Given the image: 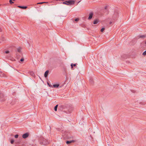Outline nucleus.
<instances>
[{
	"label": "nucleus",
	"mask_w": 146,
	"mask_h": 146,
	"mask_svg": "<svg viewBox=\"0 0 146 146\" xmlns=\"http://www.w3.org/2000/svg\"><path fill=\"white\" fill-rule=\"evenodd\" d=\"M56 1H64V0H56Z\"/></svg>",
	"instance_id": "33"
},
{
	"label": "nucleus",
	"mask_w": 146,
	"mask_h": 146,
	"mask_svg": "<svg viewBox=\"0 0 146 146\" xmlns=\"http://www.w3.org/2000/svg\"><path fill=\"white\" fill-rule=\"evenodd\" d=\"M59 84H55L53 85V86L54 88H58L59 86Z\"/></svg>",
	"instance_id": "15"
},
{
	"label": "nucleus",
	"mask_w": 146,
	"mask_h": 146,
	"mask_svg": "<svg viewBox=\"0 0 146 146\" xmlns=\"http://www.w3.org/2000/svg\"><path fill=\"white\" fill-rule=\"evenodd\" d=\"M24 61V59L23 58H22L20 60V61L21 62H23Z\"/></svg>",
	"instance_id": "29"
},
{
	"label": "nucleus",
	"mask_w": 146,
	"mask_h": 146,
	"mask_svg": "<svg viewBox=\"0 0 146 146\" xmlns=\"http://www.w3.org/2000/svg\"><path fill=\"white\" fill-rule=\"evenodd\" d=\"M9 51H5V53L6 54H8V53H9Z\"/></svg>",
	"instance_id": "30"
},
{
	"label": "nucleus",
	"mask_w": 146,
	"mask_h": 146,
	"mask_svg": "<svg viewBox=\"0 0 146 146\" xmlns=\"http://www.w3.org/2000/svg\"><path fill=\"white\" fill-rule=\"evenodd\" d=\"M99 21V20L97 19H96L94 21L93 23L94 24H97Z\"/></svg>",
	"instance_id": "10"
},
{
	"label": "nucleus",
	"mask_w": 146,
	"mask_h": 146,
	"mask_svg": "<svg viewBox=\"0 0 146 146\" xmlns=\"http://www.w3.org/2000/svg\"><path fill=\"white\" fill-rule=\"evenodd\" d=\"M17 51L19 52H21V48L20 47H19L17 49Z\"/></svg>",
	"instance_id": "19"
},
{
	"label": "nucleus",
	"mask_w": 146,
	"mask_h": 146,
	"mask_svg": "<svg viewBox=\"0 0 146 146\" xmlns=\"http://www.w3.org/2000/svg\"><path fill=\"white\" fill-rule=\"evenodd\" d=\"M48 3V2H39V3H37V4H42L43 3Z\"/></svg>",
	"instance_id": "17"
},
{
	"label": "nucleus",
	"mask_w": 146,
	"mask_h": 146,
	"mask_svg": "<svg viewBox=\"0 0 146 146\" xmlns=\"http://www.w3.org/2000/svg\"><path fill=\"white\" fill-rule=\"evenodd\" d=\"M39 142L40 144L44 145H47L48 143L47 140L43 137L40 138Z\"/></svg>",
	"instance_id": "2"
},
{
	"label": "nucleus",
	"mask_w": 146,
	"mask_h": 146,
	"mask_svg": "<svg viewBox=\"0 0 146 146\" xmlns=\"http://www.w3.org/2000/svg\"><path fill=\"white\" fill-rule=\"evenodd\" d=\"M29 136V133H25L24 134L22 135V137L24 138L25 139L27 137Z\"/></svg>",
	"instance_id": "5"
},
{
	"label": "nucleus",
	"mask_w": 146,
	"mask_h": 146,
	"mask_svg": "<svg viewBox=\"0 0 146 146\" xmlns=\"http://www.w3.org/2000/svg\"><path fill=\"white\" fill-rule=\"evenodd\" d=\"M1 98V101L2 102H3L4 101H5V99L4 98H1V96H0Z\"/></svg>",
	"instance_id": "16"
},
{
	"label": "nucleus",
	"mask_w": 146,
	"mask_h": 146,
	"mask_svg": "<svg viewBox=\"0 0 146 146\" xmlns=\"http://www.w3.org/2000/svg\"><path fill=\"white\" fill-rule=\"evenodd\" d=\"M145 35H141L140 36H139V38H145Z\"/></svg>",
	"instance_id": "23"
},
{
	"label": "nucleus",
	"mask_w": 146,
	"mask_h": 146,
	"mask_svg": "<svg viewBox=\"0 0 146 146\" xmlns=\"http://www.w3.org/2000/svg\"><path fill=\"white\" fill-rule=\"evenodd\" d=\"M32 146H36L35 145H33Z\"/></svg>",
	"instance_id": "35"
},
{
	"label": "nucleus",
	"mask_w": 146,
	"mask_h": 146,
	"mask_svg": "<svg viewBox=\"0 0 146 146\" xmlns=\"http://www.w3.org/2000/svg\"><path fill=\"white\" fill-rule=\"evenodd\" d=\"M17 7L20 8H21L23 9H26L27 8V6H18Z\"/></svg>",
	"instance_id": "7"
},
{
	"label": "nucleus",
	"mask_w": 146,
	"mask_h": 146,
	"mask_svg": "<svg viewBox=\"0 0 146 146\" xmlns=\"http://www.w3.org/2000/svg\"><path fill=\"white\" fill-rule=\"evenodd\" d=\"M67 3H68L67 5H73L75 3V1L74 0H69V1H67Z\"/></svg>",
	"instance_id": "3"
},
{
	"label": "nucleus",
	"mask_w": 146,
	"mask_h": 146,
	"mask_svg": "<svg viewBox=\"0 0 146 146\" xmlns=\"http://www.w3.org/2000/svg\"><path fill=\"white\" fill-rule=\"evenodd\" d=\"M104 30L105 28H103L101 29V31L102 32H103L104 31Z\"/></svg>",
	"instance_id": "25"
},
{
	"label": "nucleus",
	"mask_w": 146,
	"mask_h": 146,
	"mask_svg": "<svg viewBox=\"0 0 146 146\" xmlns=\"http://www.w3.org/2000/svg\"><path fill=\"white\" fill-rule=\"evenodd\" d=\"M112 15L111 20H113L112 22L110 21V24L112 22H113L116 19L118 15V13L117 11H115L114 13H112L111 14Z\"/></svg>",
	"instance_id": "1"
},
{
	"label": "nucleus",
	"mask_w": 146,
	"mask_h": 146,
	"mask_svg": "<svg viewBox=\"0 0 146 146\" xmlns=\"http://www.w3.org/2000/svg\"><path fill=\"white\" fill-rule=\"evenodd\" d=\"M60 108L62 110H63L65 109L66 106L64 105H62L60 106Z\"/></svg>",
	"instance_id": "13"
},
{
	"label": "nucleus",
	"mask_w": 146,
	"mask_h": 146,
	"mask_svg": "<svg viewBox=\"0 0 146 146\" xmlns=\"http://www.w3.org/2000/svg\"><path fill=\"white\" fill-rule=\"evenodd\" d=\"M29 74L33 77H35V75L34 72L33 71L29 72Z\"/></svg>",
	"instance_id": "9"
},
{
	"label": "nucleus",
	"mask_w": 146,
	"mask_h": 146,
	"mask_svg": "<svg viewBox=\"0 0 146 146\" xmlns=\"http://www.w3.org/2000/svg\"><path fill=\"white\" fill-rule=\"evenodd\" d=\"M77 64H71V68L72 69L73 68V66H75L76 65H77Z\"/></svg>",
	"instance_id": "14"
},
{
	"label": "nucleus",
	"mask_w": 146,
	"mask_h": 146,
	"mask_svg": "<svg viewBox=\"0 0 146 146\" xmlns=\"http://www.w3.org/2000/svg\"><path fill=\"white\" fill-rule=\"evenodd\" d=\"M73 108L71 106H69L68 107V111H67L66 110H64V111H65L67 113H70L73 110Z\"/></svg>",
	"instance_id": "4"
},
{
	"label": "nucleus",
	"mask_w": 146,
	"mask_h": 146,
	"mask_svg": "<svg viewBox=\"0 0 146 146\" xmlns=\"http://www.w3.org/2000/svg\"><path fill=\"white\" fill-rule=\"evenodd\" d=\"M62 4H63L66 5H68L67 4L68 3H67V1H65L64 2H63L62 3Z\"/></svg>",
	"instance_id": "20"
},
{
	"label": "nucleus",
	"mask_w": 146,
	"mask_h": 146,
	"mask_svg": "<svg viewBox=\"0 0 146 146\" xmlns=\"http://www.w3.org/2000/svg\"><path fill=\"white\" fill-rule=\"evenodd\" d=\"M94 13L93 12H90L89 14V17L88 18V19L89 20L91 19Z\"/></svg>",
	"instance_id": "6"
},
{
	"label": "nucleus",
	"mask_w": 146,
	"mask_h": 146,
	"mask_svg": "<svg viewBox=\"0 0 146 146\" xmlns=\"http://www.w3.org/2000/svg\"><path fill=\"white\" fill-rule=\"evenodd\" d=\"M74 140L70 141H67L66 142V143L67 144H70L74 142Z\"/></svg>",
	"instance_id": "12"
},
{
	"label": "nucleus",
	"mask_w": 146,
	"mask_h": 146,
	"mask_svg": "<svg viewBox=\"0 0 146 146\" xmlns=\"http://www.w3.org/2000/svg\"><path fill=\"white\" fill-rule=\"evenodd\" d=\"M90 83L92 84H93L94 82L93 80L92 79H90Z\"/></svg>",
	"instance_id": "21"
},
{
	"label": "nucleus",
	"mask_w": 146,
	"mask_h": 146,
	"mask_svg": "<svg viewBox=\"0 0 146 146\" xmlns=\"http://www.w3.org/2000/svg\"><path fill=\"white\" fill-rule=\"evenodd\" d=\"M2 31V29H1L0 28V32H1Z\"/></svg>",
	"instance_id": "34"
},
{
	"label": "nucleus",
	"mask_w": 146,
	"mask_h": 146,
	"mask_svg": "<svg viewBox=\"0 0 146 146\" xmlns=\"http://www.w3.org/2000/svg\"><path fill=\"white\" fill-rule=\"evenodd\" d=\"M23 146H26L25 145H23Z\"/></svg>",
	"instance_id": "36"
},
{
	"label": "nucleus",
	"mask_w": 146,
	"mask_h": 146,
	"mask_svg": "<svg viewBox=\"0 0 146 146\" xmlns=\"http://www.w3.org/2000/svg\"><path fill=\"white\" fill-rule=\"evenodd\" d=\"M58 105H56L54 108V110L55 111H56L57 110V109L58 107Z\"/></svg>",
	"instance_id": "18"
},
{
	"label": "nucleus",
	"mask_w": 146,
	"mask_h": 146,
	"mask_svg": "<svg viewBox=\"0 0 146 146\" xmlns=\"http://www.w3.org/2000/svg\"><path fill=\"white\" fill-rule=\"evenodd\" d=\"M142 55L143 56H145L146 55V50L142 54Z\"/></svg>",
	"instance_id": "24"
},
{
	"label": "nucleus",
	"mask_w": 146,
	"mask_h": 146,
	"mask_svg": "<svg viewBox=\"0 0 146 146\" xmlns=\"http://www.w3.org/2000/svg\"><path fill=\"white\" fill-rule=\"evenodd\" d=\"M131 91L133 93H135V91L133 90H131Z\"/></svg>",
	"instance_id": "31"
},
{
	"label": "nucleus",
	"mask_w": 146,
	"mask_h": 146,
	"mask_svg": "<svg viewBox=\"0 0 146 146\" xmlns=\"http://www.w3.org/2000/svg\"><path fill=\"white\" fill-rule=\"evenodd\" d=\"M11 144H13L14 142V140L13 139H12L11 140Z\"/></svg>",
	"instance_id": "22"
},
{
	"label": "nucleus",
	"mask_w": 146,
	"mask_h": 146,
	"mask_svg": "<svg viewBox=\"0 0 146 146\" xmlns=\"http://www.w3.org/2000/svg\"><path fill=\"white\" fill-rule=\"evenodd\" d=\"M108 6H106L105 7V8H104V9H107V8L108 7Z\"/></svg>",
	"instance_id": "32"
},
{
	"label": "nucleus",
	"mask_w": 146,
	"mask_h": 146,
	"mask_svg": "<svg viewBox=\"0 0 146 146\" xmlns=\"http://www.w3.org/2000/svg\"><path fill=\"white\" fill-rule=\"evenodd\" d=\"M79 20V19L78 18H76L75 19V21L76 22L78 21Z\"/></svg>",
	"instance_id": "27"
},
{
	"label": "nucleus",
	"mask_w": 146,
	"mask_h": 146,
	"mask_svg": "<svg viewBox=\"0 0 146 146\" xmlns=\"http://www.w3.org/2000/svg\"><path fill=\"white\" fill-rule=\"evenodd\" d=\"M5 40V38L3 37H2L1 39H0V43H1L2 42L4 41Z\"/></svg>",
	"instance_id": "11"
},
{
	"label": "nucleus",
	"mask_w": 146,
	"mask_h": 146,
	"mask_svg": "<svg viewBox=\"0 0 146 146\" xmlns=\"http://www.w3.org/2000/svg\"><path fill=\"white\" fill-rule=\"evenodd\" d=\"M18 135L17 134L16 135H15V137L16 138H17L18 137Z\"/></svg>",
	"instance_id": "26"
},
{
	"label": "nucleus",
	"mask_w": 146,
	"mask_h": 146,
	"mask_svg": "<svg viewBox=\"0 0 146 146\" xmlns=\"http://www.w3.org/2000/svg\"><path fill=\"white\" fill-rule=\"evenodd\" d=\"M49 72V71L48 70H46L44 74V76L45 78H46Z\"/></svg>",
	"instance_id": "8"
},
{
	"label": "nucleus",
	"mask_w": 146,
	"mask_h": 146,
	"mask_svg": "<svg viewBox=\"0 0 146 146\" xmlns=\"http://www.w3.org/2000/svg\"><path fill=\"white\" fill-rule=\"evenodd\" d=\"M47 84L49 86V87H52V86L48 82H47Z\"/></svg>",
	"instance_id": "28"
}]
</instances>
